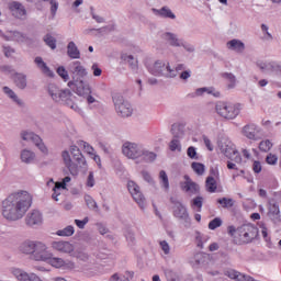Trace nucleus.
Listing matches in <instances>:
<instances>
[{
    "mask_svg": "<svg viewBox=\"0 0 281 281\" xmlns=\"http://www.w3.org/2000/svg\"><path fill=\"white\" fill-rule=\"evenodd\" d=\"M32 207V195L27 191L10 194L2 202V216L7 221H21Z\"/></svg>",
    "mask_w": 281,
    "mask_h": 281,
    "instance_id": "nucleus-1",
    "label": "nucleus"
},
{
    "mask_svg": "<svg viewBox=\"0 0 281 281\" xmlns=\"http://www.w3.org/2000/svg\"><path fill=\"white\" fill-rule=\"evenodd\" d=\"M69 72L71 74L72 81L68 82V87L74 89L76 87V93L78 95H85V93H91L89 86H85L82 78L87 76V68L82 66L80 61H72L69 66Z\"/></svg>",
    "mask_w": 281,
    "mask_h": 281,
    "instance_id": "nucleus-2",
    "label": "nucleus"
},
{
    "mask_svg": "<svg viewBox=\"0 0 281 281\" xmlns=\"http://www.w3.org/2000/svg\"><path fill=\"white\" fill-rule=\"evenodd\" d=\"M228 234L237 243V245H245L258 238V227L254 224H243L239 227L228 226Z\"/></svg>",
    "mask_w": 281,
    "mask_h": 281,
    "instance_id": "nucleus-3",
    "label": "nucleus"
},
{
    "mask_svg": "<svg viewBox=\"0 0 281 281\" xmlns=\"http://www.w3.org/2000/svg\"><path fill=\"white\" fill-rule=\"evenodd\" d=\"M46 249H47V245H45L43 241L30 240V239L23 241L19 247V251L21 254H25L26 256H32L33 260H37V261H41Z\"/></svg>",
    "mask_w": 281,
    "mask_h": 281,
    "instance_id": "nucleus-4",
    "label": "nucleus"
},
{
    "mask_svg": "<svg viewBox=\"0 0 281 281\" xmlns=\"http://www.w3.org/2000/svg\"><path fill=\"white\" fill-rule=\"evenodd\" d=\"M215 111L224 120H236L240 115V111H243V104L220 101L215 105Z\"/></svg>",
    "mask_w": 281,
    "mask_h": 281,
    "instance_id": "nucleus-5",
    "label": "nucleus"
},
{
    "mask_svg": "<svg viewBox=\"0 0 281 281\" xmlns=\"http://www.w3.org/2000/svg\"><path fill=\"white\" fill-rule=\"evenodd\" d=\"M48 93L55 102H65L68 106L74 109V94L69 90H59L58 87L54 83L48 85Z\"/></svg>",
    "mask_w": 281,
    "mask_h": 281,
    "instance_id": "nucleus-6",
    "label": "nucleus"
},
{
    "mask_svg": "<svg viewBox=\"0 0 281 281\" xmlns=\"http://www.w3.org/2000/svg\"><path fill=\"white\" fill-rule=\"evenodd\" d=\"M183 69V65H179L176 69H171L169 64L164 61H156L153 67L149 68L153 76H166L167 78L177 77V72Z\"/></svg>",
    "mask_w": 281,
    "mask_h": 281,
    "instance_id": "nucleus-7",
    "label": "nucleus"
},
{
    "mask_svg": "<svg viewBox=\"0 0 281 281\" xmlns=\"http://www.w3.org/2000/svg\"><path fill=\"white\" fill-rule=\"evenodd\" d=\"M112 100L117 115H121V117H131L133 115V108H131V103L124 100V97L116 93L112 97Z\"/></svg>",
    "mask_w": 281,
    "mask_h": 281,
    "instance_id": "nucleus-8",
    "label": "nucleus"
},
{
    "mask_svg": "<svg viewBox=\"0 0 281 281\" xmlns=\"http://www.w3.org/2000/svg\"><path fill=\"white\" fill-rule=\"evenodd\" d=\"M42 262H47L52 267H55V269H60L64 267V269H74V263L65 262L63 258H56L54 257V254L49 252V250H44V255H42V258L40 259Z\"/></svg>",
    "mask_w": 281,
    "mask_h": 281,
    "instance_id": "nucleus-9",
    "label": "nucleus"
},
{
    "mask_svg": "<svg viewBox=\"0 0 281 281\" xmlns=\"http://www.w3.org/2000/svg\"><path fill=\"white\" fill-rule=\"evenodd\" d=\"M241 133L244 137H247V139L252 142H259V139H262V128H260V126L255 123L245 125L241 130Z\"/></svg>",
    "mask_w": 281,
    "mask_h": 281,
    "instance_id": "nucleus-10",
    "label": "nucleus"
},
{
    "mask_svg": "<svg viewBox=\"0 0 281 281\" xmlns=\"http://www.w3.org/2000/svg\"><path fill=\"white\" fill-rule=\"evenodd\" d=\"M127 190L132 194V198L134 199L135 203H137V205L140 207V210H144V207H146V198H144V194L139 190V186H137L135 181H128Z\"/></svg>",
    "mask_w": 281,
    "mask_h": 281,
    "instance_id": "nucleus-11",
    "label": "nucleus"
},
{
    "mask_svg": "<svg viewBox=\"0 0 281 281\" xmlns=\"http://www.w3.org/2000/svg\"><path fill=\"white\" fill-rule=\"evenodd\" d=\"M21 135L24 142H32L33 144H35V146H37V148H40V150H42L43 153H47V147L45 146V144H43V139H41L38 135L32 132H23Z\"/></svg>",
    "mask_w": 281,
    "mask_h": 281,
    "instance_id": "nucleus-12",
    "label": "nucleus"
},
{
    "mask_svg": "<svg viewBox=\"0 0 281 281\" xmlns=\"http://www.w3.org/2000/svg\"><path fill=\"white\" fill-rule=\"evenodd\" d=\"M123 155L128 159H137V157H142V150L135 143H125L123 145Z\"/></svg>",
    "mask_w": 281,
    "mask_h": 281,
    "instance_id": "nucleus-13",
    "label": "nucleus"
},
{
    "mask_svg": "<svg viewBox=\"0 0 281 281\" xmlns=\"http://www.w3.org/2000/svg\"><path fill=\"white\" fill-rule=\"evenodd\" d=\"M171 203H173V216L176 218H180L181 221H188V218H190L188 209H186L181 202L171 199Z\"/></svg>",
    "mask_w": 281,
    "mask_h": 281,
    "instance_id": "nucleus-14",
    "label": "nucleus"
},
{
    "mask_svg": "<svg viewBox=\"0 0 281 281\" xmlns=\"http://www.w3.org/2000/svg\"><path fill=\"white\" fill-rule=\"evenodd\" d=\"M222 150L225 157L232 159V161H235V164H243V157L240 156L238 150L234 148V145H227L226 148H222Z\"/></svg>",
    "mask_w": 281,
    "mask_h": 281,
    "instance_id": "nucleus-15",
    "label": "nucleus"
},
{
    "mask_svg": "<svg viewBox=\"0 0 281 281\" xmlns=\"http://www.w3.org/2000/svg\"><path fill=\"white\" fill-rule=\"evenodd\" d=\"M70 154L72 155V159L74 161H76L78 168H85V166H87V159H85V156L82 155L78 146H70Z\"/></svg>",
    "mask_w": 281,
    "mask_h": 281,
    "instance_id": "nucleus-16",
    "label": "nucleus"
},
{
    "mask_svg": "<svg viewBox=\"0 0 281 281\" xmlns=\"http://www.w3.org/2000/svg\"><path fill=\"white\" fill-rule=\"evenodd\" d=\"M50 247L60 254H71L74 251V245L69 241H53Z\"/></svg>",
    "mask_w": 281,
    "mask_h": 281,
    "instance_id": "nucleus-17",
    "label": "nucleus"
},
{
    "mask_svg": "<svg viewBox=\"0 0 281 281\" xmlns=\"http://www.w3.org/2000/svg\"><path fill=\"white\" fill-rule=\"evenodd\" d=\"M25 223L29 227H34V225H41L43 223V215L40 211H32L25 217Z\"/></svg>",
    "mask_w": 281,
    "mask_h": 281,
    "instance_id": "nucleus-18",
    "label": "nucleus"
},
{
    "mask_svg": "<svg viewBox=\"0 0 281 281\" xmlns=\"http://www.w3.org/2000/svg\"><path fill=\"white\" fill-rule=\"evenodd\" d=\"M61 157H63L64 164L68 168L69 172H71V175H78V170L80 168L78 167L77 162H74V160H71V155H69V151H67V150L63 151Z\"/></svg>",
    "mask_w": 281,
    "mask_h": 281,
    "instance_id": "nucleus-19",
    "label": "nucleus"
},
{
    "mask_svg": "<svg viewBox=\"0 0 281 281\" xmlns=\"http://www.w3.org/2000/svg\"><path fill=\"white\" fill-rule=\"evenodd\" d=\"M9 10H11L13 16H15L16 19H23V16L27 14V11H25V7L16 1L9 3Z\"/></svg>",
    "mask_w": 281,
    "mask_h": 281,
    "instance_id": "nucleus-20",
    "label": "nucleus"
},
{
    "mask_svg": "<svg viewBox=\"0 0 281 281\" xmlns=\"http://www.w3.org/2000/svg\"><path fill=\"white\" fill-rule=\"evenodd\" d=\"M71 181L69 176L65 177L61 182H56L53 188V199L54 201H58V196H60V190H67V184Z\"/></svg>",
    "mask_w": 281,
    "mask_h": 281,
    "instance_id": "nucleus-21",
    "label": "nucleus"
},
{
    "mask_svg": "<svg viewBox=\"0 0 281 281\" xmlns=\"http://www.w3.org/2000/svg\"><path fill=\"white\" fill-rule=\"evenodd\" d=\"M227 278H231V280H237V281H256L254 278L243 274L234 269H228L224 272Z\"/></svg>",
    "mask_w": 281,
    "mask_h": 281,
    "instance_id": "nucleus-22",
    "label": "nucleus"
},
{
    "mask_svg": "<svg viewBox=\"0 0 281 281\" xmlns=\"http://www.w3.org/2000/svg\"><path fill=\"white\" fill-rule=\"evenodd\" d=\"M186 181L181 184V189L189 194H198L199 184L190 179V177L184 176Z\"/></svg>",
    "mask_w": 281,
    "mask_h": 281,
    "instance_id": "nucleus-23",
    "label": "nucleus"
},
{
    "mask_svg": "<svg viewBox=\"0 0 281 281\" xmlns=\"http://www.w3.org/2000/svg\"><path fill=\"white\" fill-rule=\"evenodd\" d=\"M67 54L69 58L78 59L80 58V50L78 49V46H76V43L70 42L67 46Z\"/></svg>",
    "mask_w": 281,
    "mask_h": 281,
    "instance_id": "nucleus-24",
    "label": "nucleus"
},
{
    "mask_svg": "<svg viewBox=\"0 0 281 281\" xmlns=\"http://www.w3.org/2000/svg\"><path fill=\"white\" fill-rule=\"evenodd\" d=\"M35 64L37 65L38 69H41V71L43 74H45L46 76H54V72H52V70L49 69L47 64L45 61H43L42 57H36Z\"/></svg>",
    "mask_w": 281,
    "mask_h": 281,
    "instance_id": "nucleus-25",
    "label": "nucleus"
},
{
    "mask_svg": "<svg viewBox=\"0 0 281 281\" xmlns=\"http://www.w3.org/2000/svg\"><path fill=\"white\" fill-rule=\"evenodd\" d=\"M205 188H206V192H210L211 194L216 192L218 188V184L216 183V179H214V177L212 176H209L205 181Z\"/></svg>",
    "mask_w": 281,
    "mask_h": 281,
    "instance_id": "nucleus-26",
    "label": "nucleus"
},
{
    "mask_svg": "<svg viewBox=\"0 0 281 281\" xmlns=\"http://www.w3.org/2000/svg\"><path fill=\"white\" fill-rule=\"evenodd\" d=\"M228 49H234V52H245V44L238 40H232L227 43Z\"/></svg>",
    "mask_w": 281,
    "mask_h": 281,
    "instance_id": "nucleus-27",
    "label": "nucleus"
},
{
    "mask_svg": "<svg viewBox=\"0 0 281 281\" xmlns=\"http://www.w3.org/2000/svg\"><path fill=\"white\" fill-rule=\"evenodd\" d=\"M154 12H156L158 16H162V19H176L175 13H172L168 7H162L160 10L154 9Z\"/></svg>",
    "mask_w": 281,
    "mask_h": 281,
    "instance_id": "nucleus-28",
    "label": "nucleus"
},
{
    "mask_svg": "<svg viewBox=\"0 0 281 281\" xmlns=\"http://www.w3.org/2000/svg\"><path fill=\"white\" fill-rule=\"evenodd\" d=\"M14 82L19 89H25L27 87V81L25 79V75L15 74L14 75Z\"/></svg>",
    "mask_w": 281,
    "mask_h": 281,
    "instance_id": "nucleus-29",
    "label": "nucleus"
},
{
    "mask_svg": "<svg viewBox=\"0 0 281 281\" xmlns=\"http://www.w3.org/2000/svg\"><path fill=\"white\" fill-rule=\"evenodd\" d=\"M165 38L166 41H168L170 43V45H172L173 47H180L181 45V41H179V38H177V35L172 34V33H166L165 34Z\"/></svg>",
    "mask_w": 281,
    "mask_h": 281,
    "instance_id": "nucleus-30",
    "label": "nucleus"
},
{
    "mask_svg": "<svg viewBox=\"0 0 281 281\" xmlns=\"http://www.w3.org/2000/svg\"><path fill=\"white\" fill-rule=\"evenodd\" d=\"M217 203L220 205H222V207H224L225 210L229 209V207H234V199L232 198H221L217 200Z\"/></svg>",
    "mask_w": 281,
    "mask_h": 281,
    "instance_id": "nucleus-31",
    "label": "nucleus"
},
{
    "mask_svg": "<svg viewBox=\"0 0 281 281\" xmlns=\"http://www.w3.org/2000/svg\"><path fill=\"white\" fill-rule=\"evenodd\" d=\"M203 93H209V94H212L214 95L215 98H218L221 95L220 92H215L214 91V88H199L196 91H195V95H203Z\"/></svg>",
    "mask_w": 281,
    "mask_h": 281,
    "instance_id": "nucleus-32",
    "label": "nucleus"
},
{
    "mask_svg": "<svg viewBox=\"0 0 281 281\" xmlns=\"http://www.w3.org/2000/svg\"><path fill=\"white\" fill-rule=\"evenodd\" d=\"M159 181L166 190H170V182L168 180V173H166L164 170L159 172Z\"/></svg>",
    "mask_w": 281,
    "mask_h": 281,
    "instance_id": "nucleus-33",
    "label": "nucleus"
},
{
    "mask_svg": "<svg viewBox=\"0 0 281 281\" xmlns=\"http://www.w3.org/2000/svg\"><path fill=\"white\" fill-rule=\"evenodd\" d=\"M191 207L196 210V212H201L203 209V196H196L191 202Z\"/></svg>",
    "mask_w": 281,
    "mask_h": 281,
    "instance_id": "nucleus-34",
    "label": "nucleus"
},
{
    "mask_svg": "<svg viewBox=\"0 0 281 281\" xmlns=\"http://www.w3.org/2000/svg\"><path fill=\"white\" fill-rule=\"evenodd\" d=\"M191 168L194 172H196L200 177L205 175V165L201 162H192Z\"/></svg>",
    "mask_w": 281,
    "mask_h": 281,
    "instance_id": "nucleus-35",
    "label": "nucleus"
},
{
    "mask_svg": "<svg viewBox=\"0 0 281 281\" xmlns=\"http://www.w3.org/2000/svg\"><path fill=\"white\" fill-rule=\"evenodd\" d=\"M271 148H273V143H271L269 139L261 140L259 143V150H261V153H269Z\"/></svg>",
    "mask_w": 281,
    "mask_h": 281,
    "instance_id": "nucleus-36",
    "label": "nucleus"
},
{
    "mask_svg": "<svg viewBox=\"0 0 281 281\" xmlns=\"http://www.w3.org/2000/svg\"><path fill=\"white\" fill-rule=\"evenodd\" d=\"M21 159L24 161V164H31L34 161V153L25 149L21 154Z\"/></svg>",
    "mask_w": 281,
    "mask_h": 281,
    "instance_id": "nucleus-37",
    "label": "nucleus"
},
{
    "mask_svg": "<svg viewBox=\"0 0 281 281\" xmlns=\"http://www.w3.org/2000/svg\"><path fill=\"white\" fill-rule=\"evenodd\" d=\"M3 91L7 95H9V98H11L13 102H16V104H21V100H19V97H16V93H14L12 89H10L9 87H4Z\"/></svg>",
    "mask_w": 281,
    "mask_h": 281,
    "instance_id": "nucleus-38",
    "label": "nucleus"
},
{
    "mask_svg": "<svg viewBox=\"0 0 281 281\" xmlns=\"http://www.w3.org/2000/svg\"><path fill=\"white\" fill-rule=\"evenodd\" d=\"M221 225H223V220H221V217H215L209 223V229H218Z\"/></svg>",
    "mask_w": 281,
    "mask_h": 281,
    "instance_id": "nucleus-39",
    "label": "nucleus"
},
{
    "mask_svg": "<svg viewBox=\"0 0 281 281\" xmlns=\"http://www.w3.org/2000/svg\"><path fill=\"white\" fill-rule=\"evenodd\" d=\"M74 226H67L64 229L57 232V236H74Z\"/></svg>",
    "mask_w": 281,
    "mask_h": 281,
    "instance_id": "nucleus-40",
    "label": "nucleus"
},
{
    "mask_svg": "<svg viewBox=\"0 0 281 281\" xmlns=\"http://www.w3.org/2000/svg\"><path fill=\"white\" fill-rule=\"evenodd\" d=\"M57 74L59 77H61L64 82H67L69 80V72L63 66L57 68Z\"/></svg>",
    "mask_w": 281,
    "mask_h": 281,
    "instance_id": "nucleus-41",
    "label": "nucleus"
},
{
    "mask_svg": "<svg viewBox=\"0 0 281 281\" xmlns=\"http://www.w3.org/2000/svg\"><path fill=\"white\" fill-rule=\"evenodd\" d=\"M266 164H268V166H276V164H278V156L276 154H268L266 157Z\"/></svg>",
    "mask_w": 281,
    "mask_h": 281,
    "instance_id": "nucleus-42",
    "label": "nucleus"
},
{
    "mask_svg": "<svg viewBox=\"0 0 281 281\" xmlns=\"http://www.w3.org/2000/svg\"><path fill=\"white\" fill-rule=\"evenodd\" d=\"M79 146H82L85 153H87L88 155H93L94 149H93V147H91V145H89V143H87L85 140H80Z\"/></svg>",
    "mask_w": 281,
    "mask_h": 281,
    "instance_id": "nucleus-43",
    "label": "nucleus"
},
{
    "mask_svg": "<svg viewBox=\"0 0 281 281\" xmlns=\"http://www.w3.org/2000/svg\"><path fill=\"white\" fill-rule=\"evenodd\" d=\"M44 42L46 43V45H48V47H50V49H54L56 47V38H54L52 35L47 34L44 37Z\"/></svg>",
    "mask_w": 281,
    "mask_h": 281,
    "instance_id": "nucleus-44",
    "label": "nucleus"
},
{
    "mask_svg": "<svg viewBox=\"0 0 281 281\" xmlns=\"http://www.w3.org/2000/svg\"><path fill=\"white\" fill-rule=\"evenodd\" d=\"M85 201L90 210H95V207H98L95 200H93V198H91L90 195H86Z\"/></svg>",
    "mask_w": 281,
    "mask_h": 281,
    "instance_id": "nucleus-45",
    "label": "nucleus"
},
{
    "mask_svg": "<svg viewBox=\"0 0 281 281\" xmlns=\"http://www.w3.org/2000/svg\"><path fill=\"white\" fill-rule=\"evenodd\" d=\"M169 148L170 150L175 151H181V143L179 142V139H172L169 144Z\"/></svg>",
    "mask_w": 281,
    "mask_h": 281,
    "instance_id": "nucleus-46",
    "label": "nucleus"
},
{
    "mask_svg": "<svg viewBox=\"0 0 281 281\" xmlns=\"http://www.w3.org/2000/svg\"><path fill=\"white\" fill-rule=\"evenodd\" d=\"M87 188H93L95 186V178L93 176V171H90L86 181Z\"/></svg>",
    "mask_w": 281,
    "mask_h": 281,
    "instance_id": "nucleus-47",
    "label": "nucleus"
},
{
    "mask_svg": "<svg viewBox=\"0 0 281 281\" xmlns=\"http://www.w3.org/2000/svg\"><path fill=\"white\" fill-rule=\"evenodd\" d=\"M259 227L261 229V236L265 238V240H270L269 238V229L267 228V225L265 223L259 224Z\"/></svg>",
    "mask_w": 281,
    "mask_h": 281,
    "instance_id": "nucleus-48",
    "label": "nucleus"
},
{
    "mask_svg": "<svg viewBox=\"0 0 281 281\" xmlns=\"http://www.w3.org/2000/svg\"><path fill=\"white\" fill-rule=\"evenodd\" d=\"M187 155L188 157H190V159H199V154H196V148L192 146L187 149Z\"/></svg>",
    "mask_w": 281,
    "mask_h": 281,
    "instance_id": "nucleus-49",
    "label": "nucleus"
},
{
    "mask_svg": "<svg viewBox=\"0 0 281 281\" xmlns=\"http://www.w3.org/2000/svg\"><path fill=\"white\" fill-rule=\"evenodd\" d=\"M269 212L273 214L274 216H278L280 214V206L277 203H270L269 204Z\"/></svg>",
    "mask_w": 281,
    "mask_h": 281,
    "instance_id": "nucleus-50",
    "label": "nucleus"
},
{
    "mask_svg": "<svg viewBox=\"0 0 281 281\" xmlns=\"http://www.w3.org/2000/svg\"><path fill=\"white\" fill-rule=\"evenodd\" d=\"M252 170L256 175H260V172H262V165L260 164V161L255 160L252 164Z\"/></svg>",
    "mask_w": 281,
    "mask_h": 281,
    "instance_id": "nucleus-51",
    "label": "nucleus"
},
{
    "mask_svg": "<svg viewBox=\"0 0 281 281\" xmlns=\"http://www.w3.org/2000/svg\"><path fill=\"white\" fill-rule=\"evenodd\" d=\"M37 1H49L50 3V12L52 14H56L57 10H58V2H56V0H37Z\"/></svg>",
    "mask_w": 281,
    "mask_h": 281,
    "instance_id": "nucleus-52",
    "label": "nucleus"
},
{
    "mask_svg": "<svg viewBox=\"0 0 281 281\" xmlns=\"http://www.w3.org/2000/svg\"><path fill=\"white\" fill-rule=\"evenodd\" d=\"M159 245H160V247H161L164 254H165L166 256H168V254H170V245H168V241L162 240V241L159 243Z\"/></svg>",
    "mask_w": 281,
    "mask_h": 281,
    "instance_id": "nucleus-53",
    "label": "nucleus"
},
{
    "mask_svg": "<svg viewBox=\"0 0 281 281\" xmlns=\"http://www.w3.org/2000/svg\"><path fill=\"white\" fill-rule=\"evenodd\" d=\"M75 223H76L77 227H79V229H85V225H87L89 223V217H86L82 221L75 220Z\"/></svg>",
    "mask_w": 281,
    "mask_h": 281,
    "instance_id": "nucleus-54",
    "label": "nucleus"
},
{
    "mask_svg": "<svg viewBox=\"0 0 281 281\" xmlns=\"http://www.w3.org/2000/svg\"><path fill=\"white\" fill-rule=\"evenodd\" d=\"M91 69L93 71V76H102V69L98 66V64H93Z\"/></svg>",
    "mask_w": 281,
    "mask_h": 281,
    "instance_id": "nucleus-55",
    "label": "nucleus"
},
{
    "mask_svg": "<svg viewBox=\"0 0 281 281\" xmlns=\"http://www.w3.org/2000/svg\"><path fill=\"white\" fill-rule=\"evenodd\" d=\"M110 281H130L126 277H120V274L115 273L111 277Z\"/></svg>",
    "mask_w": 281,
    "mask_h": 281,
    "instance_id": "nucleus-56",
    "label": "nucleus"
},
{
    "mask_svg": "<svg viewBox=\"0 0 281 281\" xmlns=\"http://www.w3.org/2000/svg\"><path fill=\"white\" fill-rule=\"evenodd\" d=\"M203 142L207 148V150H214V146H212V140L207 138V136H203Z\"/></svg>",
    "mask_w": 281,
    "mask_h": 281,
    "instance_id": "nucleus-57",
    "label": "nucleus"
},
{
    "mask_svg": "<svg viewBox=\"0 0 281 281\" xmlns=\"http://www.w3.org/2000/svg\"><path fill=\"white\" fill-rule=\"evenodd\" d=\"M241 154H243V157L247 159V161L251 159V151H249L248 149H243Z\"/></svg>",
    "mask_w": 281,
    "mask_h": 281,
    "instance_id": "nucleus-58",
    "label": "nucleus"
},
{
    "mask_svg": "<svg viewBox=\"0 0 281 281\" xmlns=\"http://www.w3.org/2000/svg\"><path fill=\"white\" fill-rule=\"evenodd\" d=\"M223 78H227V80H229L232 82H236V77L229 72L223 74Z\"/></svg>",
    "mask_w": 281,
    "mask_h": 281,
    "instance_id": "nucleus-59",
    "label": "nucleus"
},
{
    "mask_svg": "<svg viewBox=\"0 0 281 281\" xmlns=\"http://www.w3.org/2000/svg\"><path fill=\"white\" fill-rule=\"evenodd\" d=\"M4 55L7 56V58H10V56H12V54H14V49H12L11 47H4Z\"/></svg>",
    "mask_w": 281,
    "mask_h": 281,
    "instance_id": "nucleus-60",
    "label": "nucleus"
},
{
    "mask_svg": "<svg viewBox=\"0 0 281 281\" xmlns=\"http://www.w3.org/2000/svg\"><path fill=\"white\" fill-rule=\"evenodd\" d=\"M181 80H188V78H190V71L186 70L182 71L180 75Z\"/></svg>",
    "mask_w": 281,
    "mask_h": 281,
    "instance_id": "nucleus-61",
    "label": "nucleus"
},
{
    "mask_svg": "<svg viewBox=\"0 0 281 281\" xmlns=\"http://www.w3.org/2000/svg\"><path fill=\"white\" fill-rule=\"evenodd\" d=\"M261 30H262V32H266L268 38H273V36L270 35L269 27L266 24L261 25Z\"/></svg>",
    "mask_w": 281,
    "mask_h": 281,
    "instance_id": "nucleus-62",
    "label": "nucleus"
},
{
    "mask_svg": "<svg viewBox=\"0 0 281 281\" xmlns=\"http://www.w3.org/2000/svg\"><path fill=\"white\" fill-rule=\"evenodd\" d=\"M210 251H218V244L213 243L209 246Z\"/></svg>",
    "mask_w": 281,
    "mask_h": 281,
    "instance_id": "nucleus-63",
    "label": "nucleus"
},
{
    "mask_svg": "<svg viewBox=\"0 0 281 281\" xmlns=\"http://www.w3.org/2000/svg\"><path fill=\"white\" fill-rule=\"evenodd\" d=\"M123 60H127V63H131V60H134V57L132 55H122Z\"/></svg>",
    "mask_w": 281,
    "mask_h": 281,
    "instance_id": "nucleus-64",
    "label": "nucleus"
}]
</instances>
